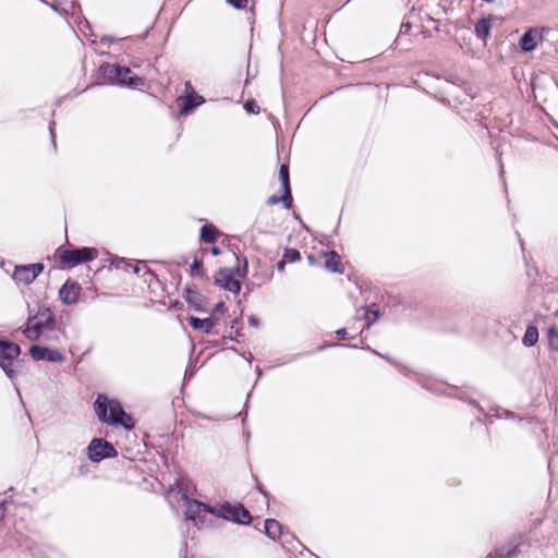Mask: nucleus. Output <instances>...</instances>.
I'll return each mask as SVG.
<instances>
[{
  "label": "nucleus",
  "instance_id": "nucleus-26",
  "mask_svg": "<svg viewBox=\"0 0 558 558\" xmlns=\"http://www.w3.org/2000/svg\"><path fill=\"white\" fill-rule=\"evenodd\" d=\"M244 108L248 113H258L259 112V106L257 105V102L255 100L246 101V104L244 105Z\"/></svg>",
  "mask_w": 558,
  "mask_h": 558
},
{
  "label": "nucleus",
  "instance_id": "nucleus-1",
  "mask_svg": "<svg viewBox=\"0 0 558 558\" xmlns=\"http://www.w3.org/2000/svg\"><path fill=\"white\" fill-rule=\"evenodd\" d=\"M169 505L175 510H182L185 520L196 522L204 521L207 513L216 519L231 521L233 523H251L250 512L239 502L223 501L209 506L187 496V481L178 480L166 494Z\"/></svg>",
  "mask_w": 558,
  "mask_h": 558
},
{
  "label": "nucleus",
  "instance_id": "nucleus-9",
  "mask_svg": "<svg viewBox=\"0 0 558 558\" xmlns=\"http://www.w3.org/2000/svg\"><path fill=\"white\" fill-rule=\"evenodd\" d=\"M549 32L550 28L544 26L530 27L525 31V56L537 48H542ZM525 63H527L526 58Z\"/></svg>",
  "mask_w": 558,
  "mask_h": 558
},
{
  "label": "nucleus",
  "instance_id": "nucleus-25",
  "mask_svg": "<svg viewBox=\"0 0 558 558\" xmlns=\"http://www.w3.org/2000/svg\"><path fill=\"white\" fill-rule=\"evenodd\" d=\"M301 258V255H300V252L295 248H288L286 250L284 254H283V259L286 262H296Z\"/></svg>",
  "mask_w": 558,
  "mask_h": 558
},
{
  "label": "nucleus",
  "instance_id": "nucleus-32",
  "mask_svg": "<svg viewBox=\"0 0 558 558\" xmlns=\"http://www.w3.org/2000/svg\"><path fill=\"white\" fill-rule=\"evenodd\" d=\"M337 335L341 338V339H344L345 336H347V329L345 328H342V329H339L337 331Z\"/></svg>",
  "mask_w": 558,
  "mask_h": 558
},
{
  "label": "nucleus",
  "instance_id": "nucleus-29",
  "mask_svg": "<svg viewBox=\"0 0 558 558\" xmlns=\"http://www.w3.org/2000/svg\"><path fill=\"white\" fill-rule=\"evenodd\" d=\"M120 264L125 265V270H129V268H132L134 272H138L140 268L137 266H132L128 263H125L123 259H121L119 263L116 264L117 267H120Z\"/></svg>",
  "mask_w": 558,
  "mask_h": 558
},
{
  "label": "nucleus",
  "instance_id": "nucleus-5",
  "mask_svg": "<svg viewBox=\"0 0 558 558\" xmlns=\"http://www.w3.org/2000/svg\"><path fill=\"white\" fill-rule=\"evenodd\" d=\"M20 347L12 342L0 341V366L12 378L15 374L13 369L14 361L20 355Z\"/></svg>",
  "mask_w": 558,
  "mask_h": 558
},
{
  "label": "nucleus",
  "instance_id": "nucleus-27",
  "mask_svg": "<svg viewBox=\"0 0 558 558\" xmlns=\"http://www.w3.org/2000/svg\"><path fill=\"white\" fill-rule=\"evenodd\" d=\"M229 2L236 9L245 8L247 4V0H230Z\"/></svg>",
  "mask_w": 558,
  "mask_h": 558
},
{
  "label": "nucleus",
  "instance_id": "nucleus-34",
  "mask_svg": "<svg viewBox=\"0 0 558 558\" xmlns=\"http://www.w3.org/2000/svg\"><path fill=\"white\" fill-rule=\"evenodd\" d=\"M518 46L523 49V35L518 39Z\"/></svg>",
  "mask_w": 558,
  "mask_h": 558
},
{
  "label": "nucleus",
  "instance_id": "nucleus-36",
  "mask_svg": "<svg viewBox=\"0 0 558 558\" xmlns=\"http://www.w3.org/2000/svg\"><path fill=\"white\" fill-rule=\"evenodd\" d=\"M411 25L409 23L402 24L401 28H405V31L410 29Z\"/></svg>",
  "mask_w": 558,
  "mask_h": 558
},
{
  "label": "nucleus",
  "instance_id": "nucleus-11",
  "mask_svg": "<svg viewBox=\"0 0 558 558\" xmlns=\"http://www.w3.org/2000/svg\"><path fill=\"white\" fill-rule=\"evenodd\" d=\"M29 355L34 361L45 360L53 363H61L65 360L64 354L60 350L40 345H32L29 348Z\"/></svg>",
  "mask_w": 558,
  "mask_h": 558
},
{
  "label": "nucleus",
  "instance_id": "nucleus-2",
  "mask_svg": "<svg viewBox=\"0 0 558 558\" xmlns=\"http://www.w3.org/2000/svg\"><path fill=\"white\" fill-rule=\"evenodd\" d=\"M95 412L101 422L109 425H121L126 429L134 427L132 417L124 412L120 402L108 399L106 396H98L95 401Z\"/></svg>",
  "mask_w": 558,
  "mask_h": 558
},
{
  "label": "nucleus",
  "instance_id": "nucleus-3",
  "mask_svg": "<svg viewBox=\"0 0 558 558\" xmlns=\"http://www.w3.org/2000/svg\"><path fill=\"white\" fill-rule=\"evenodd\" d=\"M56 319L52 311L47 306H39L34 315H29L23 335L31 341H39L41 330L54 326Z\"/></svg>",
  "mask_w": 558,
  "mask_h": 558
},
{
  "label": "nucleus",
  "instance_id": "nucleus-39",
  "mask_svg": "<svg viewBox=\"0 0 558 558\" xmlns=\"http://www.w3.org/2000/svg\"><path fill=\"white\" fill-rule=\"evenodd\" d=\"M502 413L506 415V417H510L512 416V413H510L509 411H502Z\"/></svg>",
  "mask_w": 558,
  "mask_h": 558
},
{
  "label": "nucleus",
  "instance_id": "nucleus-18",
  "mask_svg": "<svg viewBox=\"0 0 558 558\" xmlns=\"http://www.w3.org/2000/svg\"><path fill=\"white\" fill-rule=\"evenodd\" d=\"M325 266L328 270L333 272H342L340 256L336 252H330L326 255Z\"/></svg>",
  "mask_w": 558,
  "mask_h": 558
},
{
  "label": "nucleus",
  "instance_id": "nucleus-37",
  "mask_svg": "<svg viewBox=\"0 0 558 558\" xmlns=\"http://www.w3.org/2000/svg\"><path fill=\"white\" fill-rule=\"evenodd\" d=\"M211 252H213V254H214V255H218V254L220 253V251H219V248H218V247H214V248L211 250Z\"/></svg>",
  "mask_w": 558,
  "mask_h": 558
},
{
  "label": "nucleus",
  "instance_id": "nucleus-17",
  "mask_svg": "<svg viewBox=\"0 0 558 558\" xmlns=\"http://www.w3.org/2000/svg\"><path fill=\"white\" fill-rule=\"evenodd\" d=\"M189 322H190V325L195 330H202L205 333H210L213 328L217 325V319L214 317H207V318L202 319V318L191 316L189 318Z\"/></svg>",
  "mask_w": 558,
  "mask_h": 558
},
{
  "label": "nucleus",
  "instance_id": "nucleus-41",
  "mask_svg": "<svg viewBox=\"0 0 558 558\" xmlns=\"http://www.w3.org/2000/svg\"><path fill=\"white\" fill-rule=\"evenodd\" d=\"M3 519V508L0 506V520Z\"/></svg>",
  "mask_w": 558,
  "mask_h": 558
},
{
  "label": "nucleus",
  "instance_id": "nucleus-40",
  "mask_svg": "<svg viewBox=\"0 0 558 558\" xmlns=\"http://www.w3.org/2000/svg\"><path fill=\"white\" fill-rule=\"evenodd\" d=\"M372 314H373V316H374V317H373V322H374V320H376V319H377L378 314H377V312H373Z\"/></svg>",
  "mask_w": 558,
  "mask_h": 558
},
{
  "label": "nucleus",
  "instance_id": "nucleus-16",
  "mask_svg": "<svg viewBox=\"0 0 558 558\" xmlns=\"http://www.w3.org/2000/svg\"><path fill=\"white\" fill-rule=\"evenodd\" d=\"M497 20L498 17L492 15L478 20L474 27L476 36L485 43L490 35L493 22Z\"/></svg>",
  "mask_w": 558,
  "mask_h": 558
},
{
  "label": "nucleus",
  "instance_id": "nucleus-13",
  "mask_svg": "<svg viewBox=\"0 0 558 558\" xmlns=\"http://www.w3.org/2000/svg\"><path fill=\"white\" fill-rule=\"evenodd\" d=\"M520 541L501 545L490 553L487 558H520Z\"/></svg>",
  "mask_w": 558,
  "mask_h": 558
},
{
  "label": "nucleus",
  "instance_id": "nucleus-15",
  "mask_svg": "<svg viewBox=\"0 0 558 558\" xmlns=\"http://www.w3.org/2000/svg\"><path fill=\"white\" fill-rule=\"evenodd\" d=\"M177 102L180 106V114H187L192 110H194L197 106L204 102V98L196 93L194 95L189 96H180L177 99Z\"/></svg>",
  "mask_w": 558,
  "mask_h": 558
},
{
  "label": "nucleus",
  "instance_id": "nucleus-4",
  "mask_svg": "<svg viewBox=\"0 0 558 558\" xmlns=\"http://www.w3.org/2000/svg\"><path fill=\"white\" fill-rule=\"evenodd\" d=\"M104 76L111 84L136 86L141 78L130 76L131 71L116 64H107L101 68Z\"/></svg>",
  "mask_w": 558,
  "mask_h": 558
},
{
  "label": "nucleus",
  "instance_id": "nucleus-38",
  "mask_svg": "<svg viewBox=\"0 0 558 558\" xmlns=\"http://www.w3.org/2000/svg\"><path fill=\"white\" fill-rule=\"evenodd\" d=\"M49 129H50V133H51V136H52V142L54 143V135H53L52 124H50Z\"/></svg>",
  "mask_w": 558,
  "mask_h": 558
},
{
  "label": "nucleus",
  "instance_id": "nucleus-23",
  "mask_svg": "<svg viewBox=\"0 0 558 558\" xmlns=\"http://www.w3.org/2000/svg\"><path fill=\"white\" fill-rule=\"evenodd\" d=\"M538 340V330L535 326H529L525 329V345H533Z\"/></svg>",
  "mask_w": 558,
  "mask_h": 558
},
{
  "label": "nucleus",
  "instance_id": "nucleus-14",
  "mask_svg": "<svg viewBox=\"0 0 558 558\" xmlns=\"http://www.w3.org/2000/svg\"><path fill=\"white\" fill-rule=\"evenodd\" d=\"M81 288L77 283L66 281L59 291L60 300L68 305L75 304L78 300Z\"/></svg>",
  "mask_w": 558,
  "mask_h": 558
},
{
  "label": "nucleus",
  "instance_id": "nucleus-35",
  "mask_svg": "<svg viewBox=\"0 0 558 558\" xmlns=\"http://www.w3.org/2000/svg\"><path fill=\"white\" fill-rule=\"evenodd\" d=\"M264 523L270 524V523H278L275 519H266Z\"/></svg>",
  "mask_w": 558,
  "mask_h": 558
},
{
  "label": "nucleus",
  "instance_id": "nucleus-42",
  "mask_svg": "<svg viewBox=\"0 0 558 558\" xmlns=\"http://www.w3.org/2000/svg\"><path fill=\"white\" fill-rule=\"evenodd\" d=\"M250 323H251L252 325H255V324H256V320H255L254 318H251V319H250Z\"/></svg>",
  "mask_w": 558,
  "mask_h": 558
},
{
  "label": "nucleus",
  "instance_id": "nucleus-22",
  "mask_svg": "<svg viewBox=\"0 0 558 558\" xmlns=\"http://www.w3.org/2000/svg\"><path fill=\"white\" fill-rule=\"evenodd\" d=\"M531 89L534 95V98L544 99V85L538 83V76H533L531 80Z\"/></svg>",
  "mask_w": 558,
  "mask_h": 558
},
{
  "label": "nucleus",
  "instance_id": "nucleus-24",
  "mask_svg": "<svg viewBox=\"0 0 558 558\" xmlns=\"http://www.w3.org/2000/svg\"><path fill=\"white\" fill-rule=\"evenodd\" d=\"M548 341L550 349L558 351V326H551L548 328Z\"/></svg>",
  "mask_w": 558,
  "mask_h": 558
},
{
  "label": "nucleus",
  "instance_id": "nucleus-8",
  "mask_svg": "<svg viewBox=\"0 0 558 558\" xmlns=\"http://www.w3.org/2000/svg\"><path fill=\"white\" fill-rule=\"evenodd\" d=\"M279 180L281 181V190L282 195L277 196L272 195L267 199L268 205H276L282 202L286 208H291L292 206V195L290 191V181H289V168L287 165H281L279 169Z\"/></svg>",
  "mask_w": 558,
  "mask_h": 558
},
{
  "label": "nucleus",
  "instance_id": "nucleus-21",
  "mask_svg": "<svg viewBox=\"0 0 558 558\" xmlns=\"http://www.w3.org/2000/svg\"><path fill=\"white\" fill-rule=\"evenodd\" d=\"M60 339L59 332L56 330L54 326L49 328H45L41 330L40 340L49 341V342H58Z\"/></svg>",
  "mask_w": 558,
  "mask_h": 558
},
{
  "label": "nucleus",
  "instance_id": "nucleus-30",
  "mask_svg": "<svg viewBox=\"0 0 558 558\" xmlns=\"http://www.w3.org/2000/svg\"><path fill=\"white\" fill-rule=\"evenodd\" d=\"M201 262L198 259H194L192 266H191V272L194 275L198 268L201 267Z\"/></svg>",
  "mask_w": 558,
  "mask_h": 558
},
{
  "label": "nucleus",
  "instance_id": "nucleus-33",
  "mask_svg": "<svg viewBox=\"0 0 558 558\" xmlns=\"http://www.w3.org/2000/svg\"><path fill=\"white\" fill-rule=\"evenodd\" d=\"M284 265H286V260L282 258V260H280V262L277 264V268H278V270H283V269H284Z\"/></svg>",
  "mask_w": 558,
  "mask_h": 558
},
{
  "label": "nucleus",
  "instance_id": "nucleus-6",
  "mask_svg": "<svg viewBox=\"0 0 558 558\" xmlns=\"http://www.w3.org/2000/svg\"><path fill=\"white\" fill-rule=\"evenodd\" d=\"M97 255L98 251L92 247L65 250L60 253V260L69 266H76L80 263L95 259Z\"/></svg>",
  "mask_w": 558,
  "mask_h": 558
},
{
  "label": "nucleus",
  "instance_id": "nucleus-28",
  "mask_svg": "<svg viewBox=\"0 0 558 558\" xmlns=\"http://www.w3.org/2000/svg\"><path fill=\"white\" fill-rule=\"evenodd\" d=\"M184 93H185L184 96H189L191 94L194 95V93H195L191 82H189V81L185 82V84H184Z\"/></svg>",
  "mask_w": 558,
  "mask_h": 558
},
{
  "label": "nucleus",
  "instance_id": "nucleus-20",
  "mask_svg": "<svg viewBox=\"0 0 558 558\" xmlns=\"http://www.w3.org/2000/svg\"><path fill=\"white\" fill-rule=\"evenodd\" d=\"M217 229L211 225H205L201 230V239L205 243H213L216 241Z\"/></svg>",
  "mask_w": 558,
  "mask_h": 558
},
{
  "label": "nucleus",
  "instance_id": "nucleus-19",
  "mask_svg": "<svg viewBox=\"0 0 558 558\" xmlns=\"http://www.w3.org/2000/svg\"><path fill=\"white\" fill-rule=\"evenodd\" d=\"M263 529H258L260 532H265L269 538L276 541L283 536V525H262Z\"/></svg>",
  "mask_w": 558,
  "mask_h": 558
},
{
  "label": "nucleus",
  "instance_id": "nucleus-7",
  "mask_svg": "<svg viewBox=\"0 0 558 558\" xmlns=\"http://www.w3.org/2000/svg\"><path fill=\"white\" fill-rule=\"evenodd\" d=\"M88 458L93 462H100L106 458H112L117 456L114 447L105 439L94 438L87 448Z\"/></svg>",
  "mask_w": 558,
  "mask_h": 558
},
{
  "label": "nucleus",
  "instance_id": "nucleus-10",
  "mask_svg": "<svg viewBox=\"0 0 558 558\" xmlns=\"http://www.w3.org/2000/svg\"><path fill=\"white\" fill-rule=\"evenodd\" d=\"M43 270L44 265L41 263L16 266L13 278L16 282L31 284Z\"/></svg>",
  "mask_w": 558,
  "mask_h": 558
},
{
  "label": "nucleus",
  "instance_id": "nucleus-12",
  "mask_svg": "<svg viewBox=\"0 0 558 558\" xmlns=\"http://www.w3.org/2000/svg\"><path fill=\"white\" fill-rule=\"evenodd\" d=\"M215 282L225 290L233 293H239L241 290L240 282L234 278L230 269H220L215 276Z\"/></svg>",
  "mask_w": 558,
  "mask_h": 558
},
{
  "label": "nucleus",
  "instance_id": "nucleus-31",
  "mask_svg": "<svg viewBox=\"0 0 558 558\" xmlns=\"http://www.w3.org/2000/svg\"><path fill=\"white\" fill-rule=\"evenodd\" d=\"M225 310V304L222 302L216 304L214 311L215 312H222Z\"/></svg>",
  "mask_w": 558,
  "mask_h": 558
}]
</instances>
